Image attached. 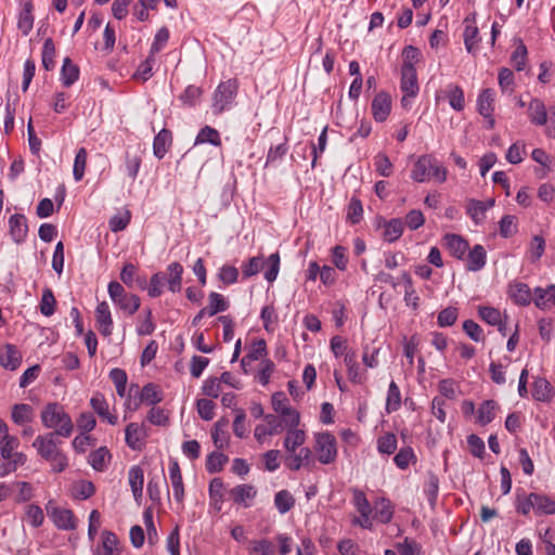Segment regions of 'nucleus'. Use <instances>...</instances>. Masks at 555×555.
<instances>
[{
  "label": "nucleus",
  "mask_w": 555,
  "mask_h": 555,
  "mask_svg": "<svg viewBox=\"0 0 555 555\" xmlns=\"http://www.w3.org/2000/svg\"><path fill=\"white\" fill-rule=\"evenodd\" d=\"M478 314L482 321L492 326L500 324L501 320L503 319L499 309L488 306L479 307Z\"/></svg>",
  "instance_id": "60"
},
{
  "label": "nucleus",
  "mask_w": 555,
  "mask_h": 555,
  "mask_svg": "<svg viewBox=\"0 0 555 555\" xmlns=\"http://www.w3.org/2000/svg\"><path fill=\"white\" fill-rule=\"evenodd\" d=\"M256 495V488L247 483L235 486L230 490V498L233 502L238 505H243L244 507H249Z\"/></svg>",
  "instance_id": "22"
},
{
  "label": "nucleus",
  "mask_w": 555,
  "mask_h": 555,
  "mask_svg": "<svg viewBox=\"0 0 555 555\" xmlns=\"http://www.w3.org/2000/svg\"><path fill=\"white\" fill-rule=\"evenodd\" d=\"M25 517L28 524L34 528L40 527L44 520L42 508L36 504H27L25 506Z\"/></svg>",
  "instance_id": "56"
},
{
  "label": "nucleus",
  "mask_w": 555,
  "mask_h": 555,
  "mask_svg": "<svg viewBox=\"0 0 555 555\" xmlns=\"http://www.w3.org/2000/svg\"><path fill=\"white\" fill-rule=\"evenodd\" d=\"M208 299L209 304L205 308L210 317L223 312L229 308V302L225 300L224 296L219 293H210Z\"/></svg>",
  "instance_id": "54"
},
{
  "label": "nucleus",
  "mask_w": 555,
  "mask_h": 555,
  "mask_svg": "<svg viewBox=\"0 0 555 555\" xmlns=\"http://www.w3.org/2000/svg\"><path fill=\"white\" fill-rule=\"evenodd\" d=\"M42 425L52 429L48 434L68 438L74 431V424L69 414L57 402L48 403L40 413Z\"/></svg>",
  "instance_id": "3"
},
{
  "label": "nucleus",
  "mask_w": 555,
  "mask_h": 555,
  "mask_svg": "<svg viewBox=\"0 0 555 555\" xmlns=\"http://www.w3.org/2000/svg\"><path fill=\"white\" fill-rule=\"evenodd\" d=\"M403 233V221L393 218L385 223L383 237L388 243H393L401 237Z\"/></svg>",
  "instance_id": "45"
},
{
  "label": "nucleus",
  "mask_w": 555,
  "mask_h": 555,
  "mask_svg": "<svg viewBox=\"0 0 555 555\" xmlns=\"http://www.w3.org/2000/svg\"><path fill=\"white\" fill-rule=\"evenodd\" d=\"M238 81L235 78L221 81L212 93L211 109L215 115L230 111L235 105Z\"/></svg>",
  "instance_id": "4"
},
{
  "label": "nucleus",
  "mask_w": 555,
  "mask_h": 555,
  "mask_svg": "<svg viewBox=\"0 0 555 555\" xmlns=\"http://www.w3.org/2000/svg\"><path fill=\"white\" fill-rule=\"evenodd\" d=\"M401 279L404 283V301L406 306H411L413 309H416L418 307L420 297L413 286L412 278L406 271H404Z\"/></svg>",
  "instance_id": "48"
},
{
  "label": "nucleus",
  "mask_w": 555,
  "mask_h": 555,
  "mask_svg": "<svg viewBox=\"0 0 555 555\" xmlns=\"http://www.w3.org/2000/svg\"><path fill=\"white\" fill-rule=\"evenodd\" d=\"M210 504L215 509L220 511L223 502V482L220 478H215L209 485Z\"/></svg>",
  "instance_id": "52"
},
{
  "label": "nucleus",
  "mask_w": 555,
  "mask_h": 555,
  "mask_svg": "<svg viewBox=\"0 0 555 555\" xmlns=\"http://www.w3.org/2000/svg\"><path fill=\"white\" fill-rule=\"evenodd\" d=\"M464 25L463 39L465 48L468 53H475L480 41L478 27L475 25V20L469 17L464 20Z\"/></svg>",
  "instance_id": "32"
},
{
  "label": "nucleus",
  "mask_w": 555,
  "mask_h": 555,
  "mask_svg": "<svg viewBox=\"0 0 555 555\" xmlns=\"http://www.w3.org/2000/svg\"><path fill=\"white\" fill-rule=\"evenodd\" d=\"M274 505L280 514H286L294 507L295 499L289 491L281 490L275 493Z\"/></svg>",
  "instance_id": "50"
},
{
  "label": "nucleus",
  "mask_w": 555,
  "mask_h": 555,
  "mask_svg": "<svg viewBox=\"0 0 555 555\" xmlns=\"http://www.w3.org/2000/svg\"><path fill=\"white\" fill-rule=\"evenodd\" d=\"M109 460L111 454L106 447H101L89 454V464L98 472L105 470Z\"/></svg>",
  "instance_id": "43"
},
{
  "label": "nucleus",
  "mask_w": 555,
  "mask_h": 555,
  "mask_svg": "<svg viewBox=\"0 0 555 555\" xmlns=\"http://www.w3.org/2000/svg\"><path fill=\"white\" fill-rule=\"evenodd\" d=\"M205 143H209L214 146L221 145L220 133L218 132L217 129H215L210 126H205L198 131V133L195 138L194 145H199V144H205Z\"/></svg>",
  "instance_id": "44"
},
{
  "label": "nucleus",
  "mask_w": 555,
  "mask_h": 555,
  "mask_svg": "<svg viewBox=\"0 0 555 555\" xmlns=\"http://www.w3.org/2000/svg\"><path fill=\"white\" fill-rule=\"evenodd\" d=\"M260 318L263 324V328L268 333H272L275 331V327L278 325L279 317L278 312L273 305L264 306L261 309Z\"/></svg>",
  "instance_id": "51"
},
{
  "label": "nucleus",
  "mask_w": 555,
  "mask_h": 555,
  "mask_svg": "<svg viewBox=\"0 0 555 555\" xmlns=\"http://www.w3.org/2000/svg\"><path fill=\"white\" fill-rule=\"evenodd\" d=\"M515 509L524 516H528L530 513L538 517L555 515V498L543 492L526 493L518 489L515 498Z\"/></svg>",
  "instance_id": "1"
},
{
  "label": "nucleus",
  "mask_w": 555,
  "mask_h": 555,
  "mask_svg": "<svg viewBox=\"0 0 555 555\" xmlns=\"http://www.w3.org/2000/svg\"><path fill=\"white\" fill-rule=\"evenodd\" d=\"M119 539L109 530H103L101 533V547L93 555H120Z\"/></svg>",
  "instance_id": "29"
},
{
  "label": "nucleus",
  "mask_w": 555,
  "mask_h": 555,
  "mask_svg": "<svg viewBox=\"0 0 555 555\" xmlns=\"http://www.w3.org/2000/svg\"><path fill=\"white\" fill-rule=\"evenodd\" d=\"M318 460L322 464H332L337 457L336 438L328 431L320 433L315 436V447Z\"/></svg>",
  "instance_id": "7"
},
{
  "label": "nucleus",
  "mask_w": 555,
  "mask_h": 555,
  "mask_svg": "<svg viewBox=\"0 0 555 555\" xmlns=\"http://www.w3.org/2000/svg\"><path fill=\"white\" fill-rule=\"evenodd\" d=\"M495 91L493 89L482 90L477 98L478 113L488 119L489 128L494 127V119L492 117L494 112Z\"/></svg>",
  "instance_id": "15"
},
{
  "label": "nucleus",
  "mask_w": 555,
  "mask_h": 555,
  "mask_svg": "<svg viewBox=\"0 0 555 555\" xmlns=\"http://www.w3.org/2000/svg\"><path fill=\"white\" fill-rule=\"evenodd\" d=\"M228 462V456L221 452H211L206 461V469L208 473L214 474L220 472L224 464Z\"/></svg>",
  "instance_id": "62"
},
{
  "label": "nucleus",
  "mask_w": 555,
  "mask_h": 555,
  "mask_svg": "<svg viewBox=\"0 0 555 555\" xmlns=\"http://www.w3.org/2000/svg\"><path fill=\"white\" fill-rule=\"evenodd\" d=\"M20 444L18 439L15 436L2 437L0 441V453L4 460H11L15 450Z\"/></svg>",
  "instance_id": "63"
},
{
  "label": "nucleus",
  "mask_w": 555,
  "mask_h": 555,
  "mask_svg": "<svg viewBox=\"0 0 555 555\" xmlns=\"http://www.w3.org/2000/svg\"><path fill=\"white\" fill-rule=\"evenodd\" d=\"M371 109L376 121H385L391 111V100L389 94L386 92L377 93L372 101Z\"/></svg>",
  "instance_id": "21"
},
{
  "label": "nucleus",
  "mask_w": 555,
  "mask_h": 555,
  "mask_svg": "<svg viewBox=\"0 0 555 555\" xmlns=\"http://www.w3.org/2000/svg\"><path fill=\"white\" fill-rule=\"evenodd\" d=\"M532 397L537 401H551L553 392L550 382L542 377L535 378V380L533 382Z\"/></svg>",
  "instance_id": "42"
},
{
  "label": "nucleus",
  "mask_w": 555,
  "mask_h": 555,
  "mask_svg": "<svg viewBox=\"0 0 555 555\" xmlns=\"http://www.w3.org/2000/svg\"><path fill=\"white\" fill-rule=\"evenodd\" d=\"M507 295L518 306H528L532 301L530 287L520 281H512L507 285Z\"/></svg>",
  "instance_id": "16"
},
{
  "label": "nucleus",
  "mask_w": 555,
  "mask_h": 555,
  "mask_svg": "<svg viewBox=\"0 0 555 555\" xmlns=\"http://www.w3.org/2000/svg\"><path fill=\"white\" fill-rule=\"evenodd\" d=\"M22 363V353L13 344H5L0 349V365L9 371H15Z\"/></svg>",
  "instance_id": "17"
},
{
  "label": "nucleus",
  "mask_w": 555,
  "mask_h": 555,
  "mask_svg": "<svg viewBox=\"0 0 555 555\" xmlns=\"http://www.w3.org/2000/svg\"><path fill=\"white\" fill-rule=\"evenodd\" d=\"M393 516V506L388 499L380 498L375 502V518L382 524H388Z\"/></svg>",
  "instance_id": "47"
},
{
  "label": "nucleus",
  "mask_w": 555,
  "mask_h": 555,
  "mask_svg": "<svg viewBox=\"0 0 555 555\" xmlns=\"http://www.w3.org/2000/svg\"><path fill=\"white\" fill-rule=\"evenodd\" d=\"M155 64V56L149 53V56L137 68L133 77L135 79L147 81L153 75V66Z\"/></svg>",
  "instance_id": "59"
},
{
  "label": "nucleus",
  "mask_w": 555,
  "mask_h": 555,
  "mask_svg": "<svg viewBox=\"0 0 555 555\" xmlns=\"http://www.w3.org/2000/svg\"><path fill=\"white\" fill-rule=\"evenodd\" d=\"M79 74V67L69 57H65L60 74L62 85L66 88L70 87L78 80Z\"/></svg>",
  "instance_id": "37"
},
{
  "label": "nucleus",
  "mask_w": 555,
  "mask_h": 555,
  "mask_svg": "<svg viewBox=\"0 0 555 555\" xmlns=\"http://www.w3.org/2000/svg\"><path fill=\"white\" fill-rule=\"evenodd\" d=\"M55 46L51 38H47L43 42L41 62L46 70H52L55 66Z\"/></svg>",
  "instance_id": "53"
},
{
  "label": "nucleus",
  "mask_w": 555,
  "mask_h": 555,
  "mask_svg": "<svg viewBox=\"0 0 555 555\" xmlns=\"http://www.w3.org/2000/svg\"><path fill=\"white\" fill-rule=\"evenodd\" d=\"M90 405L102 420L106 421L111 425L117 424L118 417L117 415L109 413L108 403L102 393H94L90 399Z\"/></svg>",
  "instance_id": "27"
},
{
  "label": "nucleus",
  "mask_w": 555,
  "mask_h": 555,
  "mask_svg": "<svg viewBox=\"0 0 555 555\" xmlns=\"http://www.w3.org/2000/svg\"><path fill=\"white\" fill-rule=\"evenodd\" d=\"M163 399L164 397L162 391L158 389V386L153 383H149L140 390L139 401L134 402L132 409L137 410L141 403L155 406L157 403L162 402Z\"/></svg>",
  "instance_id": "28"
},
{
  "label": "nucleus",
  "mask_w": 555,
  "mask_h": 555,
  "mask_svg": "<svg viewBox=\"0 0 555 555\" xmlns=\"http://www.w3.org/2000/svg\"><path fill=\"white\" fill-rule=\"evenodd\" d=\"M94 313L99 332L104 337L111 336L113 332V319L108 304L106 301L100 302Z\"/></svg>",
  "instance_id": "19"
},
{
  "label": "nucleus",
  "mask_w": 555,
  "mask_h": 555,
  "mask_svg": "<svg viewBox=\"0 0 555 555\" xmlns=\"http://www.w3.org/2000/svg\"><path fill=\"white\" fill-rule=\"evenodd\" d=\"M400 90L403 93L401 98V105L403 108L410 109L413 99L420 91L416 72H401Z\"/></svg>",
  "instance_id": "9"
},
{
  "label": "nucleus",
  "mask_w": 555,
  "mask_h": 555,
  "mask_svg": "<svg viewBox=\"0 0 555 555\" xmlns=\"http://www.w3.org/2000/svg\"><path fill=\"white\" fill-rule=\"evenodd\" d=\"M284 422L275 414H267L264 424H259L254 430V436L259 443H263L266 437L279 435L283 431Z\"/></svg>",
  "instance_id": "12"
},
{
  "label": "nucleus",
  "mask_w": 555,
  "mask_h": 555,
  "mask_svg": "<svg viewBox=\"0 0 555 555\" xmlns=\"http://www.w3.org/2000/svg\"><path fill=\"white\" fill-rule=\"evenodd\" d=\"M87 159H88V152L86 147H79L76 152L75 159H74V166H73V176L75 181L82 180L86 171L87 166Z\"/></svg>",
  "instance_id": "49"
},
{
  "label": "nucleus",
  "mask_w": 555,
  "mask_h": 555,
  "mask_svg": "<svg viewBox=\"0 0 555 555\" xmlns=\"http://www.w3.org/2000/svg\"><path fill=\"white\" fill-rule=\"evenodd\" d=\"M56 300L50 288H44L40 300V312L44 317H51L55 311Z\"/></svg>",
  "instance_id": "58"
},
{
  "label": "nucleus",
  "mask_w": 555,
  "mask_h": 555,
  "mask_svg": "<svg viewBox=\"0 0 555 555\" xmlns=\"http://www.w3.org/2000/svg\"><path fill=\"white\" fill-rule=\"evenodd\" d=\"M499 405L494 400L483 401L477 410L476 422L481 426L491 423L495 417Z\"/></svg>",
  "instance_id": "40"
},
{
  "label": "nucleus",
  "mask_w": 555,
  "mask_h": 555,
  "mask_svg": "<svg viewBox=\"0 0 555 555\" xmlns=\"http://www.w3.org/2000/svg\"><path fill=\"white\" fill-rule=\"evenodd\" d=\"M459 317V310L455 307H448L441 310L437 317V323L440 327L453 325Z\"/></svg>",
  "instance_id": "64"
},
{
  "label": "nucleus",
  "mask_w": 555,
  "mask_h": 555,
  "mask_svg": "<svg viewBox=\"0 0 555 555\" xmlns=\"http://www.w3.org/2000/svg\"><path fill=\"white\" fill-rule=\"evenodd\" d=\"M486 261L487 251L482 245L477 244L468 253L466 269L474 272L479 271L486 266Z\"/></svg>",
  "instance_id": "35"
},
{
  "label": "nucleus",
  "mask_w": 555,
  "mask_h": 555,
  "mask_svg": "<svg viewBox=\"0 0 555 555\" xmlns=\"http://www.w3.org/2000/svg\"><path fill=\"white\" fill-rule=\"evenodd\" d=\"M247 551L249 555H274L275 545L269 539H253L248 541Z\"/></svg>",
  "instance_id": "39"
},
{
  "label": "nucleus",
  "mask_w": 555,
  "mask_h": 555,
  "mask_svg": "<svg viewBox=\"0 0 555 555\" xmlns=\"http://www.w3.org/2000/svg\"><path fill=\"white\" fill-rule=\"evenodd\" d=\"M272 408L280 415L284 425H299L300 416L297 410L288 405V399L282 391L272 395Z\"/></svg>",
  "instance_id": "8"
},
{
  "label": "nucleus",
  "mask_w": 555,
  "mask_h": 555,
  "mask_svg": "<svg viewBox=\"0 0 555 555\" xmlns=\"http://www.w3.org/2000/svg\"><path fill=\"white\" fill-rule=\"evenodd\" d=\"M28 233L27 219L22 214H14L9 219V234L13 242L21 244L25 242Z\"/></svg>",
  "instance_id": "18"
},
{
  "label": "nucleus",
  "mask_w": 555,
  "mask_h": 555,
  "mask_svg": "<svg viewBox=\"0 0 555 555\" xmlns=\"http://www.w3.org/2000/svg\"><path fill=\"white\" fill-rule=\"evenodd\" d=\"M401 72H416L415 65L421 61L422 53L414 46H406L402 51Z\"/></svg>",
  "instance_id": "41"
},
{
  "label": "nucleus",
  "mask_w": 555,
  "mask_h": 555,
  "mask_svg": "<svg viewBox=\"0 0 555 555\" xmlns=\"http://www.w3.org/2000/svg\"><path fill=\"white\" fill-rule=\"evenodd\" d=\"M184 269L180 262L173 261L166 267L165 271H159L151 276L147 294L152 298L159 297L167 286L171 293H179L182 288V275Z\"/></svg>",
  "instance_id": "2"
},
{
  "label": "nucleus",
  "mask_w": 555,
  "mask_h": 555,
  "mask_svg": "<svg viewBox=\"0 0 555 555\" xmlns=\"http://www.w3.org/2000/svg\"><path fill=\"white\" fill-rule=\"evenodd\" d=\"M146 420L155 425L165 427L169 424V415L168 413L159 406H152V409L149 411L146 415Z\"/></svg>",
  "instance_id": "61"
},
{
  "label": "nucleus",
  "mask_w": 555,
  "mask_h": 555,
  "mask_svg": "<svg viewBox=\"0 0 555 555\" xmlns=\"http://www.w3.org/2000/svg\"><path fill=\"white\" fill-rule=\"evenodd\" d=\"M35 411L30 404L17 403L12 406L11 418L16 425H24L34 420Z\"/></svg>",
  "instance_id": "38"
},
{
  "label": "nucleus",
  "mask_w": 555,
  "mask_h": 555,
  "mask_svg": "<svg viewBox=\"0 0 555 555\" xmlns=\"http://www.w3.org/2000/svg\"><path fill=\"white\" fill-rule=\"evenodd\" d=\"M55 434L38 435L34 442L33 448L36 449L38 455L44 461L50 460L54 454L61 451V441Z\"/></svg>",
  "instance_id": "11"
},
{
  "label": "nucleus",
  "mask_w": 555,
  "mask_h": 555,
  "mask_svg": "<svg viewBox=\"0 0 555 555\" xmlns=\"http://www.w3.org/2000/svg\"><path fill=\"white\" fill-rule=\"evenodd\" d=\"M284 427L286 428V436L283 442L284 449L286 453H294L306 442V431L304 429H299L298 425H284Z\"/></svg>",
  "instance_id": "20"
},
{
  "label": "nucleus",
  "mask_w": 555,
  "mask_h": 555,
  "mask_svg": "<svg viewBox=\"0 0 555 555\" xmlns=\"http://www.w3.org/2000/svg\"><path fill=\"white\" fill-rule=\"evenodd\" d=\"M264 270V279L272 283L276 280L280 271V255L279 253L271 254L264 261L261 257H253L247 262L242 264V272L245 279L256 275L261 269Z\"/></svg>",
  "instance_id": "5"
},
{
  "label": "nucleus",
  "mask_w": 555,
  "mask_h": 555,
  "mask_svg": "<svg viewBox=\"0 0 555 555\" xmlns=\"http://www.w3.org/2000/svg\"><path fill=\"white\" fill-rule=\"evenodd\" d=\"M46 511L59 529L74 530L76 528L75 516L70 509L57 507L53 501H49Z\"/></svg>",
  "instance_id": "10"
},
{
  "label": "nucleus",
  "mask_w": 555,
  "mask_h": 555,
  "mask_svg": "<svg viewBox=\"0 0 555 555\" xmlns=\"http://www.w3.org/2000/svg\"><path fill=\"white\" fill-rule=\"evenodd\" d=\"M172 143L171 131L162 129L154 138L153 154L156 158L163 159Z\"/></svg>",
  "instance_id": "34"
},
{
  "label": "nucleus",
  "mask_w": 555,
  "mask_h": 555,
  "mask_svg": "<svg viewBox=\"0 0 555 555\" xmlns=\"http://www.w3.org/2000/svg\"><path fill=\"white\" fill-rule=\"evenodd\" d=\"M169 479L173 491V498L178 503L184 500V486L181 469L177 460L169 462Z\"/></svg>",
  "instance_id": "23"
},
{
  "label": "nucleus",
  "mask_w": 555,
  "mask_h": 555,
  "mask_svg": "<svg viewBox=\"0 0 555 555\" xmlns=\"http://www.w3.org/2000/svg\"><path fill=\"white\" fill-rule=\"evenodd\" d=\"M443 244L450 254L457 259H463L469 248L468 242L457 234H446Z\"/></svg>",
  "instance_id": "31"
},
{
  "label": "nucleus",
  "mask_w": 555,
  "mask_h": 555,
  "mask_svg": "<svg viewBox=\"0 0 555 555\" xmlns=\"http://www.w3.org/2000/svg\"><path fill=\"white\" fill-rule=\"evenodd\" d=\"M22 10L18 14L17 28L24 35L27 36L34 27V5L31 0H21Z\"/></svg>",
  "instance_id": "30"
},
{
  "label": "nucleus",
  "mask_w": 555,
  "mask_h": 555,
  "mask_svg": "<svg viewBox=\"0 0 555 555\" xmlns=\"http://www.w3.org/2000/svg\"><path fill=\"white\" fill-rule=\"evenodd\" d=\"M528 116L531 124L544 126L547 121V111L543 101L538 98L531 99L528 104Z\"/></svg>",
  "instance_id": "33"
},
{
  "label": "nucleus",
  "mask_w": 555,
  "mask_h": 555,
  "mask_svg": "<svg viewBox=\"0 0 555 555\" xmlns=\"http://www.w3.org/2000/svg\"><path fill=\"white\" fill-rule=\"evenodd\" d=\"M128 480L129 485L135 501H139L142 498L143 493V483H144V472L143 469L134 465L130 467L128 472Z\"/></svg>",
  "instance_id": "36"
},
{
  "label": "nucleus",
  "mask_w": 555,
  "mask_h": 555,
  "mask_svg": "<svg viewBox=\"0 0 555 555\" xmlns=\"http://www.w3.org/2000/svg\"><path fill=\"white\" fill-rule=\"evenodd\" d=\"M441 98L447 99L450 106L456 112H462L465 107L464 91L459 85L448 83L443 90L436 93L437 101Z\"/></svg>",
  "instance_id": "14"
},
{
  "label": "nucleus",
  "mask_w": 555,
  "mask_h": 555,
  "mask_svg": "<svg viewBox=\"0 0 555 555\" xmlns=\"http://www.w3.org/2000/svg\"><path fill=\"white\" fill-rule=\"evenodd\" d=\"M494 205V199L478 201L469 199L466 205L467 215L476 224H481L486 220V212Z\"/></svg>",
  "instance_id": "24"
},
{
  "label": "nucleus",
  "mask_w": 555,
  "mask_h": 555,
  "mask_svg": "<svg viewBox=\"0 0 555 555\" xmlns=\"http://www.w3.org/2000/svg\"><path fill=\"white\" fill-rule=\"evenodd\" d=\"M397 437L388 433L377 439V450L379 453L390 455L397 450Z\"/></svg>",
  "instance_id": "57"
},
{
  "label": "nucleus",
  "mask_w": 555,
  "mask_h": 555,
  "mask_svg": "<svg viewBox=\"0 0 555 555\" xmlns=\"http://www.w3.org/2000/svg\"><path fill=\"white\" fill-rule=\"evenodd\" d=\"M434 157L430 155L421 156L414 164L411 178L416 182H425L431 178Z\"/></svg>",
  "instance_id": "26"
},
{
  "label": "nucleus",
  "mask_w": 555,
  "mask_h": 555,
  "mask_svg": "<svg viewBox=\"0 0 555 555\" xmlns=\"http://www.w3.org/2000/svg\"><path fill=\"white\" fill-rule=\"evenodd\" d=\"M203 90L194 85L188 86L184 91L179 95V101L183 106L193 107L197 100L202 96Z\"/></svg>",
  "instance_id": "55"
},
{
  "label": "nucleus",
  "mask_w": 555,
  "mask_h": 555,
  "mask_svg": "<svg viewBox=\"0 0 555 555\" xmlns=\"http://www.w3.org/2000/svg\"><path fill=\"white\" fill-rule=\"evenodd\" d=\"M107 292L113 304L127 314L132 315L140 308L139 296L127 293L119 282H109Z\"/></svg>",
  "instance_id": "6"
},
{
  "label": "nucleus",
  "mask_w": 555,
  "mask_h": 555,
  "mask_svg": "<svg viewBox=\"0 0 555 555\" xmlns=\"http://www.w3.org/2000/svg\"><path fill=\"white\" fill-rule=\"evenodd\" d=\"M147 436L149 434L144 424L130 423L125 429L126 444L134 451L142 450Z\"/></svg>",
  "instance_id": "13"
},
{
  "label": "nucleus",
  "mask_w": 555,
  "mask_h": 555,
  "mask_svg": "<svg viewBox=\"0 0 555 555\" xmlns=\"http://www.w3.org/2000/svg\"><path fill=\"white\" fill-rule=\"evenodd\" d=\"M534 305L541 310H551L555 308V284L547 287H535L534 291Z\"/></svg>",
  "instance_id": "25"
},
{
  "label": "nucleus",
  "mask_w": 555,
  "mask_h": 555,
  "mask_svg": "<svg viewBox=\"0 0 555 555\" xmlns=\"http://www.w3.org/2000/svg\"><path fill=\"white\" fill-rule=\"evenodd\" d=\"M401 406V391L399 386L395 380H391L387 391L386 398V412L392 413L400 409Z\"/></svg>",
  "instance_id": "46"
}]
</instances>
